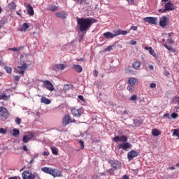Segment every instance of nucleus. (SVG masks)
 I'll use <instances>...</instances> for the list:
<instances>
[{
  "mask_svg": "<svg viewBox=\"0 0 179 179\" xmlns=\"http://www.w3.org/2000/svg\"><path fill=\"white\" fill-rule=\"evenodd\" d=\"M78 29L81 33L87 32L92 27L93 23H97V20L94 18H78L77 20Z\"/></svg>",
  "mask_w": 179,
  "mask_h": 179,
  "instance_id": "1",
  "label": "nucleus"
},
{
  "mask_svg": "<svg viewBox=\"0 0 179 179\" xmlns=\"http://www.w3.org/2000/svg\"><path fill=\"white\" fill-rule=\"evenodd\" d=\"M41 171L46 174H50L52 177H62V172L57 169H52V168L43 167L41 168Z\"/></svg>",
  "mask_w": 179,
  "mask_h": 179,
  "instance_id": "2",
  "label": "nucleus"
},
{
  "mask_svg": "<svg viewBox=\"0 0 179 179\" xmlns=\"http://www.w3.org/2000/svg\"><path fill=\"white\" fill-rule=\"evenodd\" d=\"M164 8H165L164 10L159 9V12H161V13H166L167 11L176 10V6L171 1L164 3Z\"/></svg>",
  "mask_w": 179,
  "mask_h": 179,
  "instance_id": "3",
  "label": "nucleus"
},
{
  "mask_svg": "<svg viewBox=\"0 0 179 179\" xmlns=\"http://www.w3.org/2000/svg\"><path fill=\"white\" fill-rule=\"evenodd\" d=\"M9 111L3 106H0V120L1 121H6L9 117Z\"/></svg>",
  "mask_w": 179,
  "mask_h": 179,
  "instance_id": "4",
  "label": "nucleus"
},
{
  "mask_svg": "<svg viewBox=\"0 0 179 179\" xmlns=\"http://www.w3.org/2000/svg\"><path fill=\"white\" fill-rule=\"evenodd\" d=\"M108 163L113 170H118L121 167V162L117 159H108Z\"/></svg>",
  "mask_w": 179,
  "mask_h": 179,
  "instance_id": "5",
  "label": "nucleus"
},
{
  "mask_svg": "<svg viewBox=\"0 0 179 179\" xmlns=\"http://www.w3.org/2000/svg\"><path fill=\"white\" fill-rule=\"evenodd\" d=\"M22 178L23 179H36L37 174L31 173V171L25 170L22 172Z\"/></svg>",
  "mask_w": 179,
  "mask_h": 179,
  "instance_id": "6",
  "label": "nucleus"
},
{
  "mask_svg": "<svg viewBox=\"0 0 179 179\" xmlns=\"http://www.w3.org/2000/svg\"><path fill=\"white\" fill-rule=\"evenodd\" d=\"M175 41L173 38H168L166 40V42L164 44V47L166 48L169 51H171V52H176V49L173 48V46L169 45V44H174Z\"/></svg>",
  "mask_w": 179,
  "mask_h": 179,
  "instance_id": "7",
  "label": "nucleus"
},
{
  "mask_svg": "<svg viewBox=\"0 0 179 179\" xmlns=\"http://www.w3.org/2000/svg\"><path fill=\"white\" fill-rule=\"evenodd\" d=\"M26 69H27V64L23 62L21 66H17L15 69V72L20 75H24V71H26Z\"/></svg>",
  "mask_w": 179,
  "mask_h": 179,
  "instance_id": "8",
  "label": "nucleus"
},
{
  "mask_svg": "<svg viewBox=\"0 0 179 179\" xmlns=\"http://www.w3.org/2000/svg\"><path fill=\"white\" fill-rule=\"evenodd\" d=\"M138 156H139V152L134 150H131L127 153V159L129 162H131V160H133L135 157H138Z\"/></svg>",
  "mask_w": 179,
  "mask_h": 179,
  "instance_id": "9",
  "label": "nucleus"
},
{
  "mask_svg": "<svg viewBox=\"0 0 179 179\" xmlns=\"http://www.w3.org/2000/svg\"><path fill=\"white\" fill-rule=\"evenodd\" d=\"M169 23H170V20H169V17L166 16H163L160 18L159 26L161 27H166V26H169Z\"/></svg>",
  "mask_w": 179,
  "mask_h": 179,
  "instance_id": "10",
  "label": "nucleus"
},
{
  "mask_svg": "<svg viewBox=\"0 0 179 179\" xmlns=\"http://www.w3.org/2000/svg\"><path fill=\"white\" fill-rule=\"evenodd\" d=\"M43 84L47 90H49L50 92H54V90H55V88H54V85H52L50 80L43 81Z\"/></svg>",
  "mask_w": 179,
  "mask_h": 179,
  "instance_id": "11",
  "label": "nucleus"
},
{
  "mask_svg": "<svg viewBox=\"0 0 179 179\" xmlns=\"http://www.w3.org/2000/svg\"><path fill=\"white\" fill-rule=\"evenodd\" d=\"M145 23H149L150 24H157V17H146L143 19Z\"/></svg>",
  "mask_w": 179,
  "mask_h": 179,
  "instance_id": "12",
  "label": "nucleus"
},
{
  "mask_svg": "<svg viewBox=\"0 0 179 179\" xmlns=\"http://www.w3.org/2000/svg\"><path fill=\"white\" fill-rule=\"evenodd\" d=\"M132 148V145H131L130 143H123L122 144H120L118 145V149H122L123 150H125L126 152L128 151L129 149H131Z\"/></svg>",
  "mask_w": 179,
  "mask_h": 179,
  "instance_id": "13",
  "label": "nucleus"
},
{
  "mask_svg": "<svg viewBox=\"0 0 179 179\" xmlns=\"http://www.w3.org/2000/svg\"><path fill=\"white\" fill-rule=\"evenodd\" d=\"M71 122H75V120H72L71 119V116L69 115H66L62 120V124L63 125H68L69 124H71Z\"/></svg>",
  "mask_w": 179,
  "mask_h": 179,
  "instance_id": "14",
  "label": "nucleus"
},
{
  "mask_svg": "<svg viewBox=\"0 0 179 179\" xmlns=\"http://www.w3.org/2000/svg\"><path fill=\"white\" fill-rule=\"evenodd\" d=\"M66 68V65L64 64H55L52 66V70L55 71V72H58L59 71H64V69Z\"/></svg>",
  "mask_w": 179,
  "mask_h": 179,
  "instance_id": "15",
  "label": "nucleus"
},
{
  "mask_svg": "<svg viewBox=\"0 0 179 179\" xmlns=\"http://www.w3.org/2000/svg\"><path fill=\"white\" fill-rule=\"evenodd\" d=\"M82 109H76L75 108L71 109V114L73 117H79L82 115Z\"/></svg>",
  "mask_w": 179,
  "mask_h": 179,
  "instance_id": "16",
  "label": "nucleus"
},
{
  "mask_svg": "<svg viewBox=\"0 0 179 179\" xmlns=\"http://www.w3.org/2000/svg\"><path fill=\"white\" fill-rule=\"evenodd\" d=\"M127 85H133L134 86L135 85H139V80L136 78L131 77L127 80Z\"/></svg>",
  "mask_w": 179,
  "mask_h": 179,
  "instance_id": "17",
  "label": "nucleus"
},
{
  "mask_svg": "<svg viewBox=\"0 0 179 179\" xmlns=\"http://www.w3.org/2000/svg\"><path fill=\"white\" fill-rule=\"evenodd\" d=\"M33 138H34V134H33V133H30L29 136L27 135H24L22 137V142H24V143H27V142H29V141H30Z\"/></svg>",
  "mask_w": 179,
  "mask_h": 179,
  "instance_id": "18",
  "label": "nucleus"
},
{
  "mask_svg": "<svg viewBox=\"0 0 179 179\" xmlns=\"http://www.w3.org/2000/svg\"><path fill=\"white\" fill-rule=\"evenodd\" d=\"M27 12L29 16L34 15V10L33 9V6L30 4L27 5Z\"/></svg>",
  "mask_w": 179,
  "mask_h": 179,
  "instance_id": "19",
  "label": "nucleus"
},
{
  "mask_svg": "<svg viewBox=\"0 0 179 179\" xmlns=\"http://www.w3.org/2000/svg\"><path fill=\"white\" fill-rule=\"evenodd\" d=\"M55 15L57 17H60L61 19H66L68 14L65 11H61L59 13H56Z\"/></svg>",
  "mask_w": 179,
  "mask_h": 179,
  "instance_id": "20",
  "label": "nucleus"
},
{
  "mask_svg": "<svg viewBox=\"0 0 179 179\" xmlns=\"http://www.w3.org/2000/svg\"><path fill=\"white\" fill-rule=\"evenodd\" d=\"M72 89H73L72 84H66L64 86L63 90L65 93H68L70 90H72Z\"/></svg>",
  "mask_w": 179,
  "mask_h": 179,
  "instance_id": "21",
  "label": "nucleus"
},
{
  "mask_svg": "<svg viewBox=\"0 0 179 179\" xmlns=\"http://www.w3.org/2000/svg\"><path fill=\"white\" fill-rule=\"evenodd\" d=\"M10 99V95H6L5 92H3L0 94V100H3V101H6Z\"/></svg>",
  "mask_w": 179,
  "mask_h": 179,
  "instance_id": "22",
  "label": "nucleus"
},
{
  "mask_svg": "<svg viewBox=\"0 0 179 179\" xmlns=\"http://www.w3.org/2000/svg\"><path fill=\"white\" fill-rule=\"evenodd\" d=\"M132 68L134 69L138 70L139 68H141V62L136 61L132 64Z\"/></svg>",
  "mask_w": 179,
  "mask_h": 179,
  "instance_id": "23",
  "label": "nucleus"
},
{
  "mask_svg": "<svg viewBox=\"0 0 179 179\" xmlns=\"http://www.w3.org/2000/svg\"><path fill=\"white\" fill-rule=\"evenodd\" d=\"M143 121L141 119H136L134 120V127H141L142 125Z\"/></svg>",
  "mask_w": 179,
  "mask_h": 179,
  "instance_id": "24",
  "label": "nucleus"
},
{
  "mask_svg": "<svg viewBox=\"0 0 179 179\" xmlns=\"http://www.w3.org/2000/svg\"><path fill=\"white\" fill-rule=\"evenodd\" d=\"M152 136H159V135H162V131L157 129H153L152 130Z\"/></svg>",
  "mask_w": 179,
  "mask_h": 179,
  "instance_id": "25",
  "label": "nucleus"
},
{
  "mask_svg": "<svg viewBox=\"0 0 179 179\" xmlns=\"http://www.w3.org/2000/svg\"><path fill=\"white\" fill-rule=\"evenodd\" d=\"M73 69H75L78 73H80L82 71H83V68L81 67L80 65L74 64L73 65Z\"/></svg>",
  "mask_w": 179,
  "mask_h": 179,
  "instance_id": "26",
  "label": "nucleus"
},
{
  "mask_svg": "<svg viewBox=\"0 0 179 179\" xmlns=\"http://www.w3.org/2000/svg\"><path fill=\"white\" fill-rule=\"evenodd\" d=\"M48 10H51V12H57L59 8L55 5H50L48 8Z\"/></svg>",
  "mask_w": 179,
  "mask_h": 179,
  "instance_id": "27",
  "label": "nucleus"
},
{
  "mask_svg": "<svg viewBox=\"0 0 179 179\" xmlns=\"http://www.w3.org/2000/svg\"><path fill=\"white\" fill-rule=\"evenodd\" d=\"M41 103H43L44 104H51V101L45 96H42L41 99Z\"/></svg>",
  "mask_w": 179,
  "mask_h": 179,
  "instance_id": "28",
  "label": "nucleus"
},
{
  "mask_svg": "<svg viewBox=\"0 0 179 179\" xmlns=\"http://www.w3.org/2000/svg\"><path fill=\"white\" fill-rule=\"evenodd\" d=\"M103 36L106 38H114V36L113 35V33H111V32H105V33H103Z\"/></svg>",
  "mask_w": 179,
  "mask_h": 179,
  "instance_id": "29",
  "label": "nucleus"
},
{
  "mask_svg": "<svg viewBox=\"0 0 179 179\" xmlns=\"http://www.w3.org/2000/svg\"><path fill=\"white\" fill-rule=\"evenodd\" d=\"M115 170H114L113 168L110 169L106 171L105 176H114Z\"/></svg>",
  "mask_w": 179,
  "mask_h": 179,
  "instance_id": "30",
  "label": "nucleus"
},
{
  "mask_svg": "<svg viewBox=\"0 0 179 179\" xmlns=\"http://www.w3.org/2000/svg\"><path fill=\"white\" fill-rule=\"evenodd\" d=\"M50 149L52 150V155H55V156H57L58 149L57 148H55V146L51 147Z\"/></svg>",
  "mask_w": 179,
  "mask_h": 179,
  "instance_id": "31",
  "label": "nucleus"
},
{
  "mask_svg": "<svg viewBox=\"0 0 179 179\" xmlns=\"http://www.w3.org/2000/svg\"><path fill=\"white\" fill-rule=\"evenodd\" d=\"M29 29V24L27 23H24L21 27V31H26Z\"/></svg>",
  "mask_w": 179,
  "mask_h": 179,
  "instance_id": "32",
  "label": "nucleus"
},
{
  "mask_svg": "<svg viewBox=\"0 0 179 179\" xmlns=\"http://www.w3.org/2000/svg\"><path fill=\"white\" fill-rule=\"evenodd\" d=\"M127 89L129 92H130V93H132V92H134V90H135V85H129V86H127Z\"/></svg>",
  "mask_w": 179,
  "mask_h": 179,
  "instance_id": "33",
  "label": "nucleus"
},
{
  "mask_svg": "<svg viewBox=\"0 0 179 179\" xmlns=\"http://www.w3.org/2000/svg\"><path fill=\"white\" fill-rule=\"evenodd\" d=\"M20 134V131H19V129H13V136H15V137L19 136Z\"/></svg>",
  "mask_w": 179,
  "mask_h": 179,
  "instance_id": "34",
  "label": "nucleus"
},
{
  "mask_svg": "<svg viewBox=\"0 0 179 179\" xmlns=\"http://www.w3.org/2000/svg\"><path fill=\"white\" fill-rule=\"evenodd\" d=\"M127 141H128V137H127V136H120V142H123V143H125Z\"/></svg>",
  "mask_w": 179,
  "mask_h": 179,
  "instance_id": "35",
  "label": "nucleus"
},
{
  "mask_svg": "<svg viewBox=\"0 0 179 179\" xmlns=\"http://www.w3.org/2000/svg\"><path fill=\"white\" fill-rule=\"evenodd\" d=\"M8 8L11 10L16 9V4L14 2L10 3L8 4Z\"/></svg>",
  "mask_w": 179,
  "mask_h": 179,
  "instance_id": "36",
  "label": "nucleus"
},
{
  "mask_svg": "<svg viewBox=\"0 0 179 179\" xmlns=\"http://www.w3.org/2000/svg\"><path fill=\"white\" fill-rule=\"evenodd\" d=\"M127 34H128V31H127V30H120L119 29V36L120 35L127 36Z\"/></svg>",
  "mask_w": 179,
  "mask_h": 179,
  "instance_id": "37",
  "label": "nucleus"
},
{
  "mask_svg": "<svg viewBox=\"0 0 179 179\" xmlns=\"http://www.w3.org/2000/svg\"><path fill=\"white\" fill-rule=\"evenodd\" d=\"M150 55H152V57H156V52H155V50L152 48V47H150V51H149Z\"/></svg>",
  "mask_w": 179,
  "mask_h": 179,
  "instance_id": "38",
  "label": "nucleus"
},
{
  "mask_svg": "<svg viewBox=\"0 0 179 179\" xmlns=\"http://www.w3.org/2000/svg\"><path fill=\"white\" fill-rule=\"evenodd\" d=\"M113 142H115V143L120 142V136H116L113 137Z\"/></svg>",
  "mask_w": 179,
  "mask_h": 179,
  "instance_id": "39",
  "label": "nucleus"
},
{
  "mask_svg": "<svg viewBox=\"0 0 179 179\" xmlns=\"http://www.w3.org/2000/svg\"><path fill=\"white\" fill-rule=\"evenodd\" d=\"M138 99V95L134 94L132 95L130 98L129 100H131V101H136V100Z\"/></svg>",
  "mask_w": 179,
  "mask_h": 179,
  "instance_id": "40",
  "label": "nucleus"
},
{
  "mask_svg": "<svg viewBox=\"0 0 179 179\" xmlns=\"http://www.w3.org/2000/svg\"><path fill=\"white\" fill-rule=\"evenodd\" d=\"M113 37H117V36H120V29L119 30H114L113 33Z\"/></svg>",
  "mask_w": 179,
  "mask_h": 179,
  "instance_id": "41",
  "label": "nucleus"
},
{
  "mask_svg": "<svg viewBox=\"0 0 179 179\" xmlns=\"http://www.w3.org/2000/svg\"><path fill=\"white\" fill-rule=\"evenodd\" d=\"M4 69L6 71L7 73H12V68L10 66H6Z\"/></svg>",
  "mask_w": 179,
  "mask_h": 179,
  "instance_id": "42",
  "label": "nucleus"
},
{
  "mask_svg": "<svg viewBox=\"0 0 179 179\" xmlns=\"http://www.w3.org/2000/svg\"><path fill=\"white\" fill-rule=\"evenodd\" d=\"M113 47H114V45H110V46L107 47L104 50L105 52L111 51V50H113Z\"/></svg>",
  "mask_w": 179,
  "mask_h": 179,
  "instance_id": "43",
  "label": "nucleus"
},
{
  "mask_svg": "<svg viewBox=\"0 0 179 179\" xmlns=\"http://www.w3.org/2000/svg\"><path fill=\"white\" fill-rule=\"evenodd\" d=\"M173 135H175L176 136H179V130H178V129H175L173 130Z\"/></svg>",
  "mask_w": 179,
  "mask_h": 179,
  "instance_id": "44",
  "label": "nucleus"
},
{
  "mask_svg": "<svg viewBox=\"0 0 179 179\" xmlns=\"http://www.w3.org/2000/svg\"><path fill=\"white\" fill-rule=\"evenodd\" d=\"M79 143L80 145V149H84L85 148V142L83 141L80 140Z\"/></svg>",
  "mask_w": 179,
  "mask_h": 179,
  "instance_id": "45",
  "label": "nucleus"
},
{
  "mask_svg": "<svg viewBox=\"0 0 179 179\" xmlns=\"http://www.w3.org/2000/svg\"><path fill=\"white\" fill-rule=\"evenodd\" d=\"M7 132L6 129H4L3 128H0V134H2V135H5Z\"/></svg>",
  "mask_w": 179,
  "mask_h": 179,
  "instance_id": "46",
  "label": "nucleus"
},
{
  "mask_svg": "<svg viewBox=\"0 0 179 179\" xmlns=\"http://www.w3.org/2000/svg\"><path fill=\"white\" fill-rule=\"evenodd\" d=\"M22 122V119L17 117L15 120V123L17 125H20V123Z\"/></svg>",
  "mask_w": 179,
  "mask_h": 179,
  "instance_id": "47",
  "label": "nucleus"
},
{
  "mask_svg": "<svg viewBox=\"0 0 179 179\" xmlns=\"http://www.w3.org/2000/svg\"><path fill=\"white\" fill-rule=\"evenodd\" d=\"M171 117L173 119H176L177 118V117H178V114H177L176 113H173L171 115Z\"/></svg>",
  "mask_w": 179,
  "mask_h": 179,
  "instance_id": "48",
  "label": "nucleus"
},
{
  "mask_svg": "<svg viewBox=\"0 0 179 179\" xmlns=\"http://www.w3.org/2000/svg\"><path fill=\"white\" fill-rule=\"evenodd\" d=\"M129 5H135V0H127Z\"/></svg>",
  "mask_w": 179,
  "mask_h": 179,
  "instance_id": "49",
  "label": "nucleus"
},
{
  "mask_svg": "<svg viewBox=\"0 0 179 179\" xmlns=\"http://www.w3.org/2000/svg\"><path fill=\"white\" fill-rule=\"evenodd\" d=\"M10 51H20V48H13L9 49Z\"/></svg>",
  "mask_w": 179,
  "mask_h": 179,
  "instance_id": "50",
  "label": "nucleus"
},
{
  "mask_svg": "<svg viewBox=\"0 0 179 179\" xmlns=\"http://www.w3.org/2000/svg\"><path fill=\"white\" fill-rule=\"evenodd\" d=\"M42 155L43 156H50V152L44 151Z\"/></svg>",
  "mask_w": 179,
  "mask_h": 179,
  "instance_id": "51",
  "label": "nucleus"
},
{
  "mask_svg": "<svg viewBox=\"0 0 179 179\" xmlns=\"http://www.w3.org/2000/svg\"><path fill=\"white\" fill-rule=\"evenodd\" d=\"M94 76L95 78H97V76H99V71L97 70L94 71Z\"/></svg>",
  "mask_w": 179,
  "mask_h": 179,
  "instance_id": "52",
  "label": "nucleus"
},
{
  "mask_svg": "<svg viewBox=\"0 0 179 179\" xmlns=\"http://www.w3.org/2000/svg\"><path fill=\"white\" fill-rule=\"evenodd\" d=\"M150 87L151 88V89H155V87H156V83H151L150 85Z\"/></svg>",
  "mask_w": 179,
  "mask_h": 179,
  "instance_id": "53",
  "label": "nucleus"
},
{
  "mask_svg": "<svg viewBox=\"0 0 179 179\" xmlns=\"http://www.w3.org/2000/svg\"><path fill=\"white\" fill-rule=\"evenodd\" d=\"M131 42L129 43V44H131V45H136V41L131 40Z\"/></svg>",
  "mask_w": 179,
  "mask_h": 179,
  "instance_id": "54",
  "label": "nucleus"
},
{
  "mask_svg": "<svg viewBox=\"0 0 179 179\" xmlns=\"http://www.w3.org/2000/svg\"><path fill=\"white\" fill-rule=\"evenodd\" d=\"M22 149L24 150V152H29V149L27 148V145H23Z\"/></svg>",
  "mask_w": 179,
  "mask_h": 179,
  "instance_id": "55",
  "label": "nucleus"
},
{
  "mask_svg": "<svg viewBox=\"0 0 179 179\" xmlns=\"http://www.w3.org/2000/svg\"><path fill=\"white\" fill-rule=\"evenodd\" d=\"M79 100H81V101H85V98L82 95L78 96Z\"/></svg>",
  "mask_w": 179,
  "mask_h": 179,
  "instance_id": "56",
  "label": "nucleus"
},
{
  "mask_svg": "<svg viewBox=\"0 0 179 179\" xmlns=\"http://www.w3.org/2000/svg\"><path fill=\"white\" fill-rule=\"evenodd\" d=\"M8 179H20V177L19 176H13V177H10Z\"/></svg>",
  "mask_w": 179,
  "mask_h": 179,
  "instance_id": "57",
  "label": "nucleus"
},
{
  "mask_svg": "<svg viewBox=\"0 0 179 179\" xmlns=\"http://www.w3.org/2000/svg\"><path fill=\"white\" fill-rule=\"evenodd\" d=\"M15 80H17V81L20 80V76H15Z\"/></svg>",
  "mask_w": 179,
  "mask_h": 179,
  "instance_id": "58",
  "label": "nucleus"
},
{
  "mask_svg": "<svg viewBox=\"0 0 179 179\" xmlns=\"http://www.w3.org/2000/svg\"><path fill=\"white\" fill-rule=\"evenodd\" d=\"M131 30H138V27L132 26L131 27Z\"/></svg>",
  "mask_w": 179,
  "mask_h": 179,
  "instance_id": "59",
  "label": "nucleus"
},
{
  "mask_svg": "<svg viewBox=\"0 0 179 179\" xmlns=\"http://www.w3.org/2000/svg\"><path fill=\"white\" fill-rule=\"evenodd\" d=\"M122 179H129V176L124 175V176H123Z\"/></svg>",
  "mask_w": 179,
  "mask_h": 179,
  "instance_id": "60",
  "label": "nucleus"
},
{
  "mask_svg": "<svg viewBox=\"0 0 179 179\" xmlns=\"http://www.w3.org/2000/svg\"><path fill=\"white\" fill-rule=\"evenodd\" d=\"M34 163V158H32L30 162H29V164H33Z\"/></svg>",
  "mask_w": 179,
  "mask_h": 179,
  "instance_id": "61",
  "label": "nucleus"
},
{
  "mask_svg": "<svg viewBox=\"0 0 179 179\" xmlns=\"http://www.w3.org/2000/svg\"><path fill=\"white\" fill-rule=\"evenodd\" d=\"M148 69H150L151 71L154 69V67L152 65L148 66Z\"/></svg>",
  "mask_w": 179,
  "mask_h": 179,
  "instance_id": "62",
  "label": "nucleus"
},
{
  "mask_svg": "<svg viewBox=\"0 0 179 179\" xmlns=\"http://www.w3.org/2000/svg\"><path fill=\"white\" fill-rule=\"evenodd\" d=\"M169 170H176V167L174 166H171L169 168H168Z\"/></svg>",
  "mask_w": 179,
  "mask_h": 179,
  "instance_id": "63",
  "label": "nucleus"
},
{
  "mask_svg": "<svg viewBox=\"0 0 179 179\" xmlns=\"http://www.w3.org/2000/svg\"><path fill=\"white\" fill-rule=\"evenodd\" d=\"M175 99L178 100V105H179V96H176Z\"/></svg>",
  "mask_w": 179,
  "mask_h": 179,
  "instance_id": "64",
  "label": "nucleus"
}]
</instances>
